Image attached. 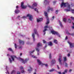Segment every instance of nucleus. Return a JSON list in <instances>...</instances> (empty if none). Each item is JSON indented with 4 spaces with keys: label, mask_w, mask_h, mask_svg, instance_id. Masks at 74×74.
<instances>
[{
    "label": "nucleus",
    "mask_w": 74,
    "mask_h": 74,
    "mask_svg": "<svg viewBox=\"0 0 74 74\" xmlns=\"http://www.w3.org/2000/svg\"><path fill=\"white\" fill-rule=\"evenodd\" d=\"M17 18L18 19H21V18H22L20 17V16H18L17 17Z\"/></svg>",
    "instance_id": "f704fd0d"
},
{
    "label": "nucleus",
    "mask_w": 74,
    "mask_h": 74,
    "mask_svg": "<svg viewBox=\"0 0 74 74\" xmlns=\"http://www.w3.org/2000/svg\"><path fill=\"white\" fill-rule=\"evenodd\" d=\"M34 51H35V50H33V51H30L29 52V53H30V54H32V53H33V52H34Z\"/></svg>",
    "instance_id": "c85d7f7f"
},
{
    "label": "nucleus",
    "mask_w": 74,
    "mask_h": 74,
    "mask_svg": "<svg viewBox=\"0 0 74 74\" xmlns=\"http://www.w3.org/2000/svg\"><path fill=\"white\" fill-rule=\"evenodd\" d=\"M65 67H68L67 64L66 63H65Z\"/></svg>",
    "instance_id": "58836bf2"
},
{
    "label": "nucleus",
    "mask_w": 74,
    "mask_h": 74,
    "mask_svg": "<svg viewBox=\"0 0 74 74\" xmlns=\"http://www.w3.org/2000/svg\"><path fill=\"white\" fill-rule=\"evenodd\" d=\"M46 44H48L50 46H52V42H49L48 43H46Z\"/></svg>",
    "instance_id": "4be33fe9"
},
{
    "label": "nucleus",
    "mask_w": 74,
    "mask_h": 74,
    "mask_svg": "<svg viewBox=\"0 0 74 74\" xmlns=\"http://www.w3.org/2000/svg\"><path fill=\"white\" fill-rule=\"evenodd\" d=\"M45 15L46 18H47V21L46 23V25H48L49 23V18L48 17V13L46 12H45Z\"/></svg>",
    "instance_id": "423d86ee"
},
{
    "label": "nucleus",
    "mask_w": 74,
    "mask_h": 74,
    "mask_svg": "<svg viewBox=\"0 0 74 74\" xmlns=\"http://www.w3.org/2000/svg\"><path fill=\"white\" fill-rule=\"evenodd\" d=\"M68 70L67 69H65L64 71V72L67 73V72Z\"/></svg>",
    "instance_id": "ea45409f"
},
{
    "label": "nucleus",
    "mask_w": 74,
    "mask_h": 74,
    "mask_svg": "<svg viewBox=\"0 0 74 74\" xmlns=\"http://www.w3.org/2000/svg\"><path fill=\"white\" fill-rule=\"evenodd\" d=\"M73 25L72 26V29H74V23H73Z\"/></svg>",
    "instance_id": "4c0bfd02"
},
{
    "label": "nucleus",
    "mask_w": 74,
    "mask_h": 74,
    "mask_svg": "<svg viewBox=\"0 0 74 74\" xmlns=\"http://www.w3.org/2000/svg\"><path fill=\"white\" fill-rule=\"evenodd\" d=\"M62 74H65V72H63L62 73Z\"/></svg>",
    "instance_id": "4d7b16f0"
},
{
    "label": "nucleus",
    "mask_w": 74,
    "mask_h": 74,
    "mask_svg": "<svg viewBox=\"0 0 74 74\" xmlns=\"http://www.w3.org/2000/svg\"><path fill=\"white\" fill-rule=\"evenodd\" d=\"M27 17H29V19L30 21H32L33 19V16L30 14H28L26 16H23L22 17H21V18H27Z\"/></svg>",
    "instance_id": "7ed1b4c3"
},
{
    "label": "nucleus",
    "mask_w": 74,
    "mask_h": 74,
    "mask_svg": "<svg viewBox=\"0 0 74 74\" xmlns=\"http://www.w3.org/2000/svg\"><path fill=\"white\" fill-rule=\"evenodd\" d=\"M57 68L58 69H59V66L58 65H57Z\"/></svg>",
    "instance_id": "8fccbe9b"
},
{
    "label": "nucleus",
    "mask_w": 74,
    "mask_h": 74,
    "mask_svg": "<svg viewBox=\"0 0 74 74\" xmlns=\"http://www.w3.org/2000/svg\"><path fill=\"white\" fill-rule=\"evenodd\" d=\"M68 44H69L70 47L71 48H73V47H74V44H73L71 43V42H70V41H68Z\"/></svg>",
    "instance_id": "f8f14e48"
},
{
    "label": "nucleus",
    "mask_w": 74,
    "mask_h": 74,
    "mask_svg": "<svg viewBox=\"0 0 74 74\" xmlns=\"http://www.w3.org/2000/svg\"><path fill=\"white\" fill-rule=\"evenodd\" d=\"M5 67L6 68V69L7 70V72H5V73L6 74H9V72L8 71L10 70V69L8 67V66L7 65H5Z\"/></svg>",
    "instance_id": "9b49d317"
},
{
    "label": "nucleus",
    "mask_w": 74,
    "mask_h": 74,
    "mask_svg": "<svg viewBox=\"0 0 74 74\" xmlns=\"http://www.w3.org/2000/svg\"><path fill=\"white\" fill-rule=\"evenodd\" d=\"M50 10L52 11H53V8H51L49 6L47 8V12H49Z\"/></svg>",
    "instance_id": "2eb2a0df"
},
{
    "label": "nucleus",
    "mask_w": 74,
    "mask_h": 74,
    "mask_svg": "<svg viewBox=\"0 0 74 74\" xmlns=\"http://www.w3.org/2000/svg\"><path fill=\"white\" fill-rule=\"evenodd\" d=\"M70 56V53H69V54H68L67 56H68V57H69V56Z\"/></svg>",
    "instance_id": "49530a36"
},
{
    "label": "nucleus",
    "mask_w": 74,
    "mask_h": 74,
    "mask_svg": "<svg viewBox=\"0 0 74 74\" xmlns=\"http://www.w3.org/2000/svg\"><path fill=\"white\" fill-rule=\"evenodd\" d=\"M10 54H8L7 55V56H10Z\"/></svg>",
    "instance_id": "603ef678"
},
{
    "label": "nucleus",
    "mask_w": 74,
    "mask_h": 74,
    "mask_svg": "<svg viewBox=\"0 0 74 74\" xmlns=\"http://www.w3.org/2000/svg\"><path fill=\"white\" fill-rule=\"evenodd\" d=\"M47 29H50L52 30L51 31V32L52 34H54L55 35H57V36H58L59 37H60V35L59 34V33H58L57 32H56L54 30H53V29L52 28V27H49V26H48V25H45L44 27V29L43 31V33L44 34H45L46 32H45L47 31V30H48Z\"/></svg>",
    "instance_id": "f03ea898"
},
{
    "label": "nucleus",
    "mask_w": 74,
    "mask_h": 74,
    "mask_svg": "<svg viewBox=\"0 0 74 74\" xmlns=\"http://www.w3.org/2000/svg\"><path fill=\"white\" fill-rule=\"evenodd\" d=\"M58 10H56V14H58Z\"/></svg>",
    "instance_id": "a18cd8bd"
},
{
    "label": "nucleus",
    "mask_w": 74,
    "mask_h": 74,
    "mask_svg": "<svg viewBox=\"0 0 74 74\" xmlns=\"http://www.w3.org/2000/svg\"><path fill=\"white\" fill-rule=\"evenodd\" d=\"M54 42L56 44H58V41H57V40L56 39H54Z\"/></svg>",
    "instance_id": "a878e982"
},
{
    "label": "nucleus",
    "mask_w": 74,
    "mask_h": 74,
    "mask_svg": "<svg viewBox=\"0 0 74 74\" xmlns=\"http://www.w3.org/2000/svg\"><path fill=\"white\" fill-rule=\"evenodd\" d=\"M49 57L50 59H51V54H50L49 56Z\"/></svg>",
    "instance_id": "37998d69"
},
{
    "label": "nucleus",
    "mask_w": 74,
    "mask_h": 74,
    "mask_svg": "<svg viewBox=\"0 0 74 74\" xmlns=\"http://www.w3.org/2000/svg\"><path fill=\"white\" fill-rule=\"evenodd\" d=\"M58 73L59 74H62V73H61V72H58Z\"/></svg>",
    "instance_id": "864d4df0"
},
{
    "label": "nucleus",
    "mask_w": 74,
    "mask_h": 74,
    "mask_svg": "<svg viewBox=\"0 0 74 74\" xmlns=\"http://www.w3.org/2000/svg\"><path fill=\"white\" fill-rule=\"evenodd\" d=\"M21 8L23 9L26 8L27 6L25 5H23V2L21 3Z\"/></svg>",
    "instance_id": "9d476101"
},
{
    "label": "nucleus",
    "mask_w": 74,
    "mask_h": 74,
    "mask_svg": "<svg viewBox=\"0 0 74 74\" xmlns=\"http://www.w3.org/2000/svg\"><path fill=\"white\" fill-rule=\"evenodd\" d=\"M58 23L60 24V25L61 27H63V25L62 24V22H61L60 20H59Z\"/></svg>",
    "instance_id": "6ab92c4d"
},
{
    "label": "nucleus",
    "mask_w": 74,
    "mask_h": 74,
    "mask_svg": "<svg viewBox=\"0 0 74 74\" xmlns=\"http://www.w3.org/2000/svg\"><path fill=\"white\" fill-rule=\"evenodd\" d=\"M42 20V18H38L37 19V21L38 23V22H41V21Z\"/></svg>",
    "instance_id": "a211bd4d"
},
{
    "label": "nucleus",
    "mask_w": 74,
    "mask_h": 74,
    "mask_svg": "<svg viewBox=\"0 0 74 74\" xmlns=\"http://www.w3.org/2000/svg\"><path fill=\"white\" fill-rule=\"evenodd\" d=\"M51 62L52 63H55V60H53Z\"/></svg>",
    "instance_id": "72a5a7b5"
},
{
    "label": "nucleus",
    "mask_w": 74,
    "mask_h": 74,
    "mask_svg": "<svg viewBox=\"0 0 74 74\" xmlns=\"http://www.w3.org/2000/svg\"><path fill=\"white\" fill-rule=\"evenodd\" d=\"M71 19L72 20L74 21V18L73 17H71Z\"/></svg>",
    "instance_id": "e433bc0d"
},
{
    "label": "nucleus",
    "mask_w": 74,
    "mask_h": 74,
    "mask_svg": "<svg viewBox=\"0 0 74 74\" xmlns=\"http://www.w3.org/2000/svg\"><path fill=\"white\" fill-rule=\"evenodd\" d=\"M66 33L69 34V35H70V36H74V33L71 34L70 33H69V32H66Z\"/></svg>",
    "instance_id": "5701e85b"
},
{
    "label": "nucleus",
    "mask_w": 74,
    "mask_h": 74,
    "mask_svg": "<svg viewBox=\"0 0 74 74\" xmlns=\"http://www.w3.org/2000/svg\"><path fill=\"white\" fill-rule=\"evenodd\" d=\"M68 22L69 23H71V20H70V19H69L68 20Z\"/></svg>",
    "instance_id": "473e14b6"
},
{
    "label": "nucleus",
    "mask_w": 74,
    "mask_h": 74,
    "mask_svg": "<svg viewBox=\"0 0 74 74\" xmlns=\"http://www.w3.org/2000/svg\"><path fill=\"white\" fill-rule=\"evenodd\" d=\"M20 73H20V72H19V71H18L17 73V74H20Z\"/></svg>",
    "instance_id": "c03bdc74"
},
{
    "label": "nucleus",
    "mask_w": 74,
    "mask_h": 74,
    "mask_svg": "<svg viewBox=\"0 0 74 74\" xmlns=\"http://www.w3.org/2000/svg\"><path fill=\"white\" fill-rule=\"evenodd\" d=\"M71 69H70V70H69V72H71Z\"/></svg>",
    "instance_id": "6e6d98bb"
},
{
    "label": "nucleus",
    "mask_w": 74,
    "mask_h": 74,
    "mask_svg": "<svg viewBox=\"0 0 74 74\" xmlns=\"http://www.w3.org/2000/svg\"><path fill=\"white\" fill-rule=\"evenodd\" d=\"M49 2L48 1H47V0H45L44 1V4H49Z\"/></svg>",
    "instance_id": "412c9836"
},
{
    "label": "nucleus",
    "mask_w": 74,
    "mask_h": 74,
    "mask_svg": "<svg viewBox=\"0 0 74 74\" xmlns=\"http://www.w3.org/2000/svg\"><path fill=\"white\" fill-rule=\"evenodd\" d=\"M67 38H68V37L66 36L65 38V40H67Z\"/></svg>",
    "instance_id": "de8ad7c7"
},
{
    "label": "nucleus",
    "mask_w": 74,
    "mask_h": 74,
    "mask_svg": "<svg viewBox=\"0 0 74 74\" xmlns=\"http://www.w3.org/2000/svg\"><path fill=\"white\" fill-rule=\"evenodd\" d=\"M61 8H62L63 7H67L68 8H70V5L68 3H62L60 5Z\"/></svg>",
    "instance_id": "39448f33"
},
{
    "label": "nucleus",
    "mask_w": 74,
    "mask_h": 74,
    "mask_svg": "<svg viewBox=\"0 0 74 74\" xmlns=\"http://www.w3.org/2000/svg\"><path fill=\"white\" fill-rule=\"evenodd\" d=\"M55 71V69H53L49 71L50 72H53V71Z\"/></svg>",
    "instance_id": "7c9ffc66"
},
{
    "label": "nucleus",
    "mask_w": 74,
    "mask_h": 74,
    "mask_svg": "<svg viewBox=\"0 0 74 74\" xmlns=\"http://www.w3.org/2000/svg\"><path fill=\"white\" fill-rule=\"evenodd\" d=\"M34 33H33L32 35V37L33 38V40L34 41H35L36 40V39H35V35L34 34H37V35H38V32H37V29H34Z\"/></svg>",
    "instance_id": "20e7f679"
},
{
    "label": "nucleus",
    "mask_w": 74,
    "mask_h": 74,
    "mask_svg": "<svg viewBox=\"0 0 74 74\" xmlns=\"http://www.w3.org/2000/svg\"><path fill=\"white\" fill-rule=\"evenodd\" d=\"M43 43H45V44L46 43V41H45V40H43Z\"/></svg>",
    "instance_id": "a19ab883"
},
{
    "label": "nucleus",
    "mask_w": 74,
    "mask_h": 74,
    "mask_svg": "<svg viewBox=\"0 0 74 74\" xmlns=\"http://www.w3.org/2000/svg\"><path fill=\"white\" fill-rule=\"evenodd\" d=\"M55 18V17L54 16H53L52 17V18H51V20H53L54 19V18Z\"/></svg>",
    "instance_id": "79ce46f5"
},
{
    "label": "nucleus",
    "mask_w": 74,
    "mask_h": 74,
    "mask_svg": "<svg viewBox=\"0 0 74 74\" xmlns=\"http://www.w3.org/2000/svg\"><path fill=\"white\" fill-rule=\"evenodd\" d=\"M36 71V70H35Z\"/></svg>",
    "instance_id": "680f3d73"
},
{
    "label": "nucleus",
    "mask_w": 74,
    "mask_h": 74,
    "mask_svg": "<svg viewBox=\"0 0 74 74\" xmlns=\"http://www.w3.org/2000/svg\"><path fill=\"white\" fill-rule=\"evenodd\" d=\"M66 11H70V9L69 10L66 9Z\"/></svg>",
    "instance_id": "09e8293b"
},
{
    "label": "nucleus",
    "mask_w": 74,
    "mask_h": 74,
    "mask_svg": "<svg viewBox=\"0 0 74 74\" xmlns=\"http://www.w3.org/2000/svg\"><path fill=\"white\" fill-rule=\"evenodd\" d=\"M34 74H36V73L35 72L34 73Z\"/></svg>",
    "instance_id": "bf43d9fd"
},
{
    "label": "nucleus",
    "mask_w": 74,
    "mask_h": 74,
    "mask_svg": "<svg viewBox=\"0 0 74 74\" xmlns=\"http://www.w3.org/2000/svg\"><path fill=\"white\" fill-rule=\"evenodd\" d=\"M34 10L35 11H36L37 13H38V9L37 8H34Z\"/></svg>",
    "instance_id": "bb28decb"
},
{
    "label": "nucleus",
    "mask_w": 74,
    "mask_h": 74,
    "mask_svg": "<svg viewBox=\"0 0 74 74\" xmlns=\"http://www.w3.org/2000/svg\"><path fill=\"white\" fill-rule=\"evenodd\" d=\"M47 47V46H45V48H46V47Z\"/></svg>",
    "instance_id": "052dcab7"
},
{
    "label": "nucleus",
    "mask_w": 74,
    "mask_h": 74,
    "mask_svg": "<svg viewBox=\"0 0 74 74\" xmlns=\"http://www.w3.org/2000/svg\"><path fill=\"white\" fill-rule=\"evenodd\" d=\"M58 62L60 64L61 66H63L64 65V64H62V59H61V58H59L58 59Z\"/></svg>",
    "instance_id": "4468645a"
},
{
    "label": "nucleus",
    "mask_w": 74,
    "mask_h": 74,
    "mask_svg": "<svg viewBox=\"0 0 74 74\" xmlns=\"http://www.w3.org/2000/svg\"><path fill=\"white\" fill-rule=\"evenodd\" d=\"M40 46H42V44L41 43H38L36 47V49L38 52H39V47Z\"/></svg>",
    "instance_id": "1a4fd4ad"
},
{
    "label": "nucleus",
    "mask_w": 74,
    "mask_h": 74,
    "mask_svg": "<svg viewBox=\"0 0 74 74\" xmlns=\"http://www.w3.org/2000/svg\"><path fill=\"white\" fill-rule=\"evenodd\" d=\"M16 58V59H18L20 61H21L22 63L24 64L26 63L28 60H29V58H25V60H23V59L21 58L20 57L17 58L16 57V56L14 55L11 56L10 58L9 59L10 62L11 63L13 61L15 60V58Z\"/></svg>",
    "instance_id": "f257e3e1"
},
{
    "label": "nucleus",
    "mask_w": 74,
    "mask_h": 74,
    "mask_svg": "<svg viewBox=\"0 0 74 74\" xmlns=\"http://www.w3.org/2000/svg\"><path fill=\"white\" fill-rule=\"evenodd\" d=\"M33 5L32 6L30 5H28V7L29 8H30L32 9H34V7H37V3L36 2H33L32 3Z\"/></svg>",
    "instance_id": "6e6552de"
},
{
    "label": "nucleus",
    "mask_w": 74,
    "mask_h": 74,
    "mask_svg": "<svg viewBox=\"0 0 74 74\" xmlns=\"http://www.w3.org/2000/svg\"><path fill=\"white\" fill-rule=\"evenodd\" d=\"M8 50L9 51H11L12 52H13V50H12V49L11 48H9L8 49Z\"/></svg>",
    "instance_id": "393cba45"
},
{
    "label": "nucleus",
    "mask_w": 74,
    "mask_h": 74,
    "mask_svg": "<svg viewBox=\"0 0 74 74\" xmlns=\"http://www.w3.org/2000/svg\"><path fill=\"white\" fill-rule=\"evenodd\" d=\"M18 6H16V9L15 10V13L16 14H18L19 12V10H18Z\"/></svg>",
    "instance_id": "ddd939ff"
},
{
    "label": "nucleus",
    "mask_w": 74,
    "mask_h": 74,
    "mask_svg": "<svg viewBox=\"0 0 74 74\" xmlns=\"http://www.w3.org/2000/svg\"><path fill=\"white\" fill-rule=\"evenodd\" d=\"M20 70L21 71L22 73H25V71L23 70V66H21L20 67Z\"/></svg>",
    "instance_id": "dca6fc26"
},
{
    "label": "nucleus",
    "mask_w": 74,
    "mask_h": 74,
    "mask_svg": "<svg viewBox=\"0 0 74 74\" xmlns=\"http://www.w3.org/2000/svg\"><path fill=\"white\" fill-rule=\"evenodd\" d=\"M33 70V69L30 66L28 67V69L27 70V71L29 73H30V71H32Z\"/></svg>",
    "instance_id": "f3484780"
},
{
    "label": "nucleus",
    "mask_w": 74,
    "mask_h": 74,
    "mask_svg": "<svg viewBox=\"0 0 74 74\" xmlns=\"http://www.w3.org/2000/svg\"><path fill=\"white\" fill-rule=\"evenodd\" d=\"M21 48H22V47H19V48L20 49H21Z\"/></svg>",
    "instance_id": "13d9d810"
},
{
    "label": "nucleus",
    "mask_w": 74,
    "mask_h": 74,
    "mask_svg": "<svg viewBox=\"0 0 74 74\" xmlns=\"http://www.w3.org/2000/svg\"><path fill=\"white\" fill-rule=\"evenodd\" d=\"M40 55V53L39 52H38V55Z\"/></svg>",
    "instance_id": "3c124183"
},
{
    "label": "nucleus",
    "mask_w": 74,
    "mask_h": 74,
    "mask_svg": "<svg viewBox=\"0 0 74 74\" xmlns=\"http://www.w3.org/2000/svg\"><path fill=\"white\" fill-rule=\"evenodd\" d=\"M19 42L20 44H21L22 45H23V44H24V42L21 40H19Z\"/></svg>",
    "instance_id": "aec40b11"
},
{
    "label": "nucleus",
    "mask_w": 74,
    "mask_h": 74,
    "mask_svg": "<svg viewBox=\"0 0 74 74\" xmlns=\"http://www.w3.org/2000/svg\"><path fill=\"white\" fill-rule=\"evenodd\" d=\"M32 57L33 58H37V57L33 55H32Z\"/></svg>",
    "instance_id": "2f4dec72"
},
{
    "label": "nucleus",
    "mask_w": 74,
    "mask_h": 74,
    "mask_svg": "<svg viewBox=\"0 0 74 74\" xmlns=\"http://www.w3.org/2000/svg\"><path fill=\"white\" fill-rule=\"evenodd\" d=\"M37 62L38 64L41 65V66H44V65H45V66L46 67L48 66V64H45L42 63L41 61L39 60H37Z\"/></svg>",
    "instance_id": "0eeeda50"
},
{
    "label": "nucleus",
    "mask_w": 74,
    "mask_h": 74,
    "mask_svg": "<svg viewBox=\"0 0 74 74\" xmlns=\"http://www.w3.org/2000/svg\"><path fill=\"white\" fill-rule=\"evenodd\" d=\"M16 71L15 70H13L11 72V74H15Z\"/></svg>",
    "instance_id": "b1692460"
},
{
    "label": "nucleus",
    "mask_w": 74,
    "mask_h": 74,
    "mask_svg": "<svg viewBox=\"0 0 74 74\" xmlns=\"http://www.w3.org/2000/svg\"><path fill=\"white\" fill-rule=\"evenodd\" d=\"M64 61H67V57H65L63 59Z\"/></svg>",
    "instance_id": "cd10ccee"
},
{
    "label": "nucleus",
    "mask_w": 74,
    "mask_h": 74,
    "mask_svg": "<svg viewBox=\"0 0 74 74\" xmlns=\"http://www.w3.org/2000/svg\"><path fill=\"white\" fill-rule=\"evenodd\" d=\"M22 53H20V56H22Z\"/></svg>",
    "instance_id": "5fc2aeb1"
},
{
    "label": "nucleus",
    "mask_w": 74,
    "mask_h": 74,
    "mask_svg": "<svg viewBox=\"0 0 74 74\" xmlns=\"http://www.w3.org/2000/svg\"><path fill=\"white\" fill-rule=\"evenodd\" d=\"M14 46H15V49H16V48H17V45H16V44H14Z\"/></svg>",
    "instance_id": "c9c22d12"
},
{
    "label": "nucleus",
    "mask_w": 74,
    "mask_h": 74,
    "mask_svg": "<svg viewBox=\"0 0 74 74\" xmlns=\"http://www.w3.org/2000/svg\"><path fill=\"white\" fill-rule=\"evenodd\" d=\"M63 21L64 22H66L67 21V19H66V18H64L63 19Z\"/></svg>",
    "instance_id": "c756f323"
}]
</instances>
